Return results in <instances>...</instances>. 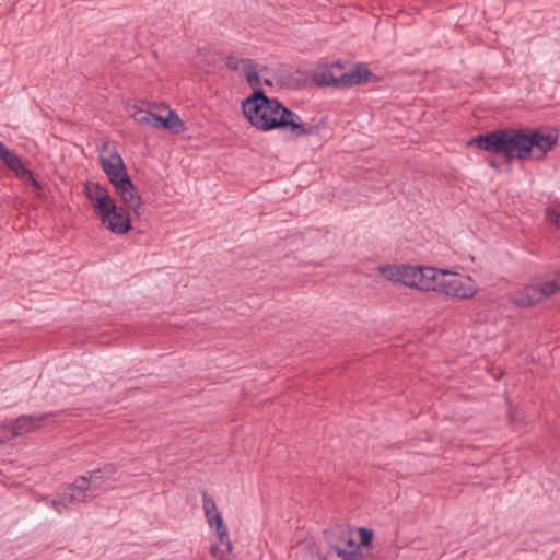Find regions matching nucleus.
I'll return each mask as SVG.
<instances>
[{"mask_svg":"<svg viewBox=\"0 0 560 560\" xmlns=\"http://www.w3.org/2000/svg\"><path fill=\"white\" fill-rule=\"evenodd\" d=\"M558 143V132L552 129H498L479 135L467 142L480 150L503 154L506 159L540 160Z\"/></svg>","mask_w":560,"mask_h":560,"instance_id":"nucleus-1","label":"nucleus"},{"mask_svg":"<svg viewBox=\"0 0 560 560\" xmlns=\"http://www.w3.org/2000/svg\"><path fill=\"white\" fill-rule=\"evenodd\" d=\"M242 110L248 121L262 131L287 129L295 138L318 132L317 127L304 124L300 115L288 109L277 98H269L261 90L255 91L242 102Z\"/></svg>","mask_w":560,"mask_h":560,"instance_id":"nucleus-2","label":"nucleus"},{"mask_svg":"<svg viewBox=\"0 0 560 560\" xmlns=\"http://www.w3.org/2000/svg\"><path fill=\"white\" fill-rule=\"evenodd\" d=\"M98 159L103 172L126 207L140 215L141 198L135 191V186L126 171V166L114 142H103L98 147Z\"/></svg>","mask_w":560,"mask_h":560,"instance_id":"nucleus-3","label":"nucleus"},{"mask_svg":"<svg viewBox=\"0 0 560 560\" xmlns=\"http://www.w3.org/2000/svg\"><path fill=\"white\" fill-rule=\"evenodd\" d=\"M202 509L209 528L215 534V539L210 544L211 556L217 560H234L235 556L228 526L214 499L206 491L202 492Z\"/></svg>","mask_w":560,"mask_h":560,"instance_id":"nucleus-4","label":"nucleus"},{"mask_svg":"<svg viewBox=\"0 0 560 560\" xmlns=\"http://www.w3.org/2000/svg\"><path fill=\"white\" fill-rule=\"evenodd\" d=\"M377 269L386 280L422 292H430V283L435 275L434 267L421 265H383Z\"/></svg>","mask_w":560,"mask_h":560,"instance_id":"nucleus-5","label":"nucleus"},{"mask_svg":"<svg viewBox=\"0 0 560 560\" xmlns=\"http://www.w3.org/2000/svg\"><path fill=\"white\" fill-rule=\"evenodd\" d=\"M435 275L430 283V292H436L447 298L468 300L478 292L476 281L466 275L450 269L435 268Z\"/></svg>","mask_w":560,"mask_h":560,"instance_id":"nucleus-6","label":"nucleus"},{"mask_svg":"<svg viewBox=\"0 0 560 560\" xmlns=\"http://www.w3.org/2000/svg\"><path fill=\"white\" fill-rule=\"evenodd\" d=\"M89 485L85 476H81L69 486L57 500L51 501V506L61 514L63 510L69 509L71 505L93 499L88 490Z\"/></svg>","mask_w":560,"mask_h":560,"instance_id":"nucleus-7","label":"nucleus"},{"mask_svg":"<svg viewBox=\"0 0 560 560\" xmlns=\"http://www.w3.org/2000/svg\"><path fill=\"white\" fill-rule=\"evenodd\" d=\"M551 295V288L547 285L545 279L535 278L530 280L523 290L515 293L511 301L521 307L532 306L540 302L544 298Z\"/></svg>","mask_w":560,"mask_h":560,"instance_id":"nucleus-8","label":"nucleus"},{"mask_svg":"<svg viewBox=\"0 0 560 560\" xmlns=\"http://www.w3.org/2000/svg\"><path fill=\"white\" fill-rule=\"evenodd\" d=\"M83 192L88 200L91 202L98 219L108 212V209H114L115 201L110 197L108 190L98 183H85Z\"/></svg>","mask_w":560,"mask_h":560,"instance_id":"nucleus-9","label":"nucleus"},{"mask_svg":"<svg viewBox=\"0 0 560 560\" xmlns=\"http://www.w3.org/2000/svg\"><path fill=\"white\" fill-rule=\"evenodd\" d=\"M100 221L107 230L117 235H125L132 229L129 212L116 203H114V209H108V212L102 215Z\"/></svg>","mask_w":560,"mask_h":560,"instance_id":"nucleus-10","label":"nucleus"},{"mask_svg":"<svg viewBox=\"0 0 560 560\" xmlns=\"http://www.w3.org/2000/svg\"><path fill=\"white\" fill-rule=\"evenodd\" d=\"M0 160L8 166L9 170L14 172V174L22 180L27 184L33 185L35 188L39 189V183L34 178L32 172L24 165L21 158L14 154L10 149H8L0 141Z\"/></svg>","mask_w":560,"mask_h":560,"instance_id":"nucleus-11","label":"nucleus"},{"mask_svg":"<svg viewBox=\"0 0 560 560\" xmlns=\"http://www.w3.org/2000/svg\"><path fill=\"white\" fill-rule=\"evenodd\" d=\"M46 417L47 415H42L40 417L22 416L18 418L14 422H10L11 429H8L5 435H0V443H5L14 436L36 430L40 427Z\"/></svg>","mask_w":560,"mask_h":560,"instance_id":"nucleus-12","label":"nucleus"},{"mask_svg":"<svg viewBox=\"0 0 560 560\" xmlns=\"http://www.w3.org/2000/svg\"><path fill=\"white\" fill-rule=\"evenodd\" d=\"M164 109L167 112L165 117L151 113L147 126L164 128L175 135L184 132L186 130V126L179 116L170 107H164Z\"/></svg>","mask_w":560,"mask_h":560,"instance_id":"nucleus-13","label":"nucleus"},{"mask_svg":"<svg viewBox=\"0 0 560 560\" xmlns=\"http://www.w3.org/2000/svg\"><path fill=\"white\" fill-rule=\"evenodd\" d=\"M116 466L114 464H106L102 468L95 469L85 476L89 485V492L92 498L97 495V491L104 489L106 481L110 480L116 474Z\"/></svg>","mask_w":560,"mask_h":560,"instance_id":"nucleus-14","label":"nucleus"},{"mask_svg":"<svg viewBox=\"0 0 560 560\" xmlns=\"http://www.w3.org/2000/svg\"><path fill=\"white\" fill-rule=\"evenodd\" d=\"M323 560H365L360 551V545L352 540L346 547L331 546L325 553Z\"/></svg>","mask_w":560,"mask_h":560,"instance_id":"nucleus-15","label":"nucleus"},{"mask_svg":"<svg viewBox=\"0 0 560 560\" xmlns=\"http://www.w3.org/2000/svg\"><path fill=\"white\" fill-rule=\"evenodd\" d=\"M371 75L372 73L364 66L359 65L350 72L342 73L340 81L342 86H352L368 82Z\"/></svg>","mask_w":560,"mask_h":560,"instance_id":"nucleus-16","label":"nucleus"},{"mask_svg":"<svg viewBox=\"0 0 560 560\" xmlns=\"http://www.w3.org/2000/svg\"><path fill=\"white\" fill-rule=\"evenodd\" d=\"M341 75L335 77L331 68L324 67L314 71L313 81L319 86H342Z\"/></svg>","mask_w":560,"mask_h":560,"instance_id":"nucleus-17","label":"nucleus"},{"mask_svg":"<svg viewBox=\"0 0 560 560\" xmlns=\"http://www.w3.org/2000/svg\"><path fill=\"white\" fill-rule=\"evenodd\" d=\"M248 85L253 89L260 90V78L258 73V65L249 59L246 61L245 67L242 70Z\"/></svg>","mask_w":560,"mask_h":560,"instance_id":"nucleus-18","label":"nucleus"},{"mask_svg":"<svg viewBox=\"0 0 560 560\" xmlns=\"http://www.w3.org/2000/svg\"><path fill=\"white\" fill-rule=\"evenodd\" d=\"M248 60L249 59H243V58H238L236 56L231 55L225 58V66L228 69H230L232 71L243 70L246 61H248Z\"/></svg>","mask_w":560,"mask_h":560,"instance_id":"nucleus-19","label":"nucleus"},{"mask_svg":"<svg viewBox=\"0 0 560 560\" xmlns=\"http://www.w3.org/2000/svg\"><path fill=\"white\" fill-rule=\"evenodd\" d=\"M151 113H152L151 110L135 106L133 112L131 113V117L136 122L141 124V125H147Z\"/></svg>","mask_w":560,"mask_h":560,"instance_id":"nucleus-20","label":"nucleus"},{"mask_svg":"<svg viewBox=\"0 0 560 560\" xmlns=\"http://www.w3.org/2000/svg\"><path fill=\"white\" fill-rule=\"evenodd\" d=\"M359 538L361 546H369L373 538V532L368 528H359Z\"/></svg>","mask_w":560,"mask_h":560,"instance_id":"nucleus-21","label":"nucleus"},{"mask_svg":"<svg viewBox=\"0 0 560 560\" xmlns=\"http://www.w3.org/2000/svg\"><path fill=\"white\" fill-rule=\"evenodd\" d=\"M545 281L547 285L551 288V294L560 291V271L555 275L553 279H545Z\"/></svg>","mask_w":560,"mask_h":560,"instance_id":"nucleus-22","label":"nucleus"},{"mask_svg":"<svg viewBox=\"0 0 560 560\" xmlns=\"http://www.w3.org/2000/svg\"><path fill=\"white\" fill-rule=\"evenodd\" d=\"M548 217L551 222L560 228V213L556 211H548Z\"/></svg>","mask_w":560,"mask_h":560,"instance_id":"nucleus-23","label":"nucleus"},{"mask_svg":"<svg viewBox=\"0 0 560 560\" xmlns=\"http://www.w3.org/2000/svg\"><path fill=\"white\" fill-rule=\"evenodd\" d=\"M8 429H11L10 423L3 424L0 427V435H5Z\"/></svg>","mask_w":560,"mask_h":560,"instance_id":"nucleus-24","label":"nucleus"},{"mask_svg":"<svg viewBox=\"0 0 560 560\" xmlns=\"http://www.w3.org/2000/svg\"><path fill=\"white\" fill-rule=\"evenodd\" d=\"M509 418H510V420H511L512 422H514V421H515V417H514V413H513V411H512V410H509Z\"/></svg>","mask_w":560,"mask_h":560,"instance_id":"nucleus-25","label":"nucleus"}]
</instances>
